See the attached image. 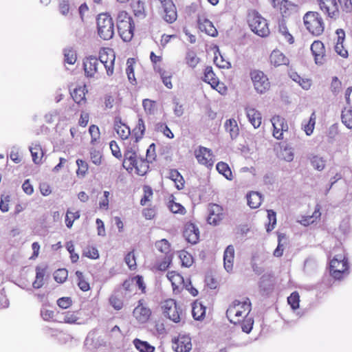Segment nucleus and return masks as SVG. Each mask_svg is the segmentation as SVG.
<instances>
[{
    "label": "nucleus",
    "instance_id": "obj_16",
    "mask_svg": "<svg viewBox=\"0 0 352 352\" xmlns=\"http://www.w3.org/2000/svg\"><path fill=\"white\" fill-rule=\"evenodd\" d=\"M195 157L199 163L203 165L208 167L213 165V160L210 150L205 147H200L199 151H195Z\"/></svg>",
    "mask_w": 352,
    "mask_h": 352
},
{
    "label": "nucleus",
    "instance_id": "obj_2",
    "mask_svg": "<svg viewBox=\"0 0 352 352\" xmlns=\"http://www.w3.org/2000/svg\"><path fill=\"white\" fill-rule=\"evenodd\" d=\"M248 23L251 30L259 36L265 37L270 34V30L265 19L257 12L253 10L248 15Z\"/></svg>",
    "mask_w": 352,
    "mask_h": 352
},
{
    "label": "nucleus",
    "instance_id": "obj_3",
    "mask_svg": "<svg viewBox=\"0 0 352 352\" xmlns=\"http://www.w3.org/2000/svg\"><path fill=\"white\" fill-rule=\"evenodd\" d=\"M303 20L307 30L313 35L319 36L324 32V22L318 12H308L305 14Z\"/></svg>",
    "mask_w": 352,
    "mask_h": 352
},
{
    "label": "nucleus",
    "instance_id": "obj_50",
    "mask_svg": "<svg viewBox=\"0 0 352 352\" xmlns=\"http://www.w3.org/2000/svg\"><path fill=\"white\" fill-rule=\"evenodd\" d=\"M280 157L287 162H292L294 160V151L290 146H285L284 148L281 149L280 153Z\"/></svg>",
    "mask_w": 352,
    "mask_h": 352
},
{
    "label": "nucleus",
    "instance_id": "obj_36",
    "mask_svg": "<svg viewBox=\"0 0 352 352\" xmlns=\"http://www.w3.org/2000/svg\"><path fill=\"white\" fill-rule=\"evenodd\" d=\"M170 179L175 184L176 188L181 190L184 187V180L182 175L177 170H172L170 173Z\"/></svg>",
    "mask_w": 352,
    "mask_h": 352
},
{
    "label": "nucleus",
    "instance_id": "obj_52",
    "mask_svg": "<svg viewBox=\"0 0 352 352\" xmlns=\"http://www.w3.org/2000/svg\"><path fill=\"white\" fill-rule=\"evenodd\" d=\"M316 124V117L314 113H313L307 124L303 126L304 131L307 135H310L313 133L314 126Z\"/></svg>",
    "mask_w": 352,
    "mask_h": 352
},
{
    "label": "nucleus",
    "instance_id": "obj_58",
    "mask_svg": "<svg viewBox=\"0 0 352 352\" xmlns=\"http://www.w3.org/2000/svg\"><path fill=\"white\" fill-rule=\"evenodd\" d=\"M144 196L140 200V204L145 206L146 203L150 201V198L153 195L152 188L148 186H144Z\"/></svg>",
    "mask_w": 352,
    "mask_h": 352
},
{
    "label": "nucleus",
    "instance_id": "obj_33",
    "mask_svg": "<svg viewBox=\"0 0 352 352\" xmlns=\"http://www.w3.org/2000/svg\"><path fill=\"white\" fill-rule=\"evenodd\" d=\"M150 162L148 160L139 159L137 162V165H134L136 173L139 175H144L148 170V163Z\"/></svg>",
    "mask_w": 352,
    "mask_h": 352
},
{
    "label": "nucleus",
    "instance_id": "obj_60",
    "mask_svg": "<svg viewBox=\"0 0 352 352\" xmlns=\"http://www.w3.org/2000/svg\"><path fill=\"white\" fill-rule=\"evenodd\" d=\"M76 164L78 166L77 174L84 176L88 170V164L82 160L78 159Z\"/></svg>",
    "mask_w": 352,
    "mask_h": 352
},
{
    "label": "nucleus",
    "instance_id": "obj_8",
    "mask_svg": "<svg viewBox=\"0 0 352 352\" xmlns=\"http://www.w3.org/2000/svg\"><path fill=\"white\" fill-rule=\"evenodd\" d=\"M251 302L249 298H246L244 300L241 301L239 300H234L232 304L229 306L226 311V316L231 323L236 324L241 322L240 318H236L235 314L237 313V307L239 306L241 308H244V311H250Z\"/></svg>",
    "mask_w": 352,
    "mask_h": 352
},
{
    "label": "nucleus",
    "instance_id": "obj_49",
    "mask_svg": "<svg viewBox=\"0 0 352 352\" xmlns=\"http://www.w3.org/2000/svg\"><path fill=\"white\" fill-rule=\"evenodd\" d=\"M295 6L287 0H283L280 3V10L283 16L290 14V10H294Z\"/></svg>",
    "mask_w": 352,
    "mask_h": 352
},
{
    "label": "nucleus",
    "instance_id": "obj_22",
    "mask_svg": "<svg viewBox=\"0 0 352 352\" xmlns=\"http://www.w3.org/2000/svg\"><path fill=\"white\" fill-rule=\"evenodd\" d=\"M337 43L335 45V51L342 57H346L348 55L347 51L343 47V41L345 38V32L342 29H338L336 30Z\"/></svg>",
    "mask_w": 352,
    "mask_h": 352
},
{
    "label": "nucleus",
    "instance_id": "obj_51",
    "mask_svg": "<svg viewBox=\"0 0 352 352\" xmlns=\"http://www.w3.org/2000/svg\"><path fill=\"white\" fill-rule=\"evenodd\" d=\"M288 304L295 310L299 307L300 296L297 292H294L287 298Z\"/></svg>",
    "mask_w": 352,
    "mask_h": 352
},
{
    "label": "nucleus",
    "instance_id": "obj_5",
    "mask_svg": "<svg viewBox=\"0 0 352 352\" xmlns=\"http://www.w3.org/2000/svg\"><path fill=\"white\" fill-rule=\"evenodd\" d=\"M348 268L347 260L342 253L336 254L330 261V272L335 279H340Z\"/></svg>",
    "mask_w": 352,
    "mask_h": 352
},
{
    "label": "nucleus",
    "instance_id": "obj_37",
    "mask_svg": "<svg viewBox=\"0 0 352 352\" xmlns=\"http://www.w3.org/2000/svg\"><path fill=\"white\" fill-rule=\"evenodd\" d=\"M145 125L142 118H140L138 119L136 126L134 128L133 132L135 137V142H138L140 139H142L144 131H145Z\"/></svg>",
    "mask_w": 352,
    "mask_h": 352
},
{
    "label": "nucleus",
    "instance_id": "obj_32",
    "mask_svg": "<svg viewBox=\"0 0 352 352\" xmlns=\"http://www.w3.org/2000/svg\"><path fill=\"white\" fill-rule=\"evenodd\" d=\"M217 170L221 175H223L227 179H232V173L229 166L223 162H219L216 166Z\"/></svg>",
    "mask_w": 352,
    "mask_h": 352
},
{
    "label": "nucleus",
    "instance_id": "obj_48",
    "mask_svg": "<svg viewBox=\"0 0 352 352\" xmlns=\"http://www.w3.org/2000/svg\"><path fill=\"white\" fill-rule=\"evenodd\" d=\"M326 161L318 155H314L311 159V163L315 169L320 171L325 167Z\"/></svg>",
    "mask_w": 352,
    "mask_h": 352
},
{
    "label": "nucleus",
    "instance_id": "obj_19",
    "mask_svg": "<svg viewBox=\"0 0 352 352\" xmlns=\"http://www.w3.org/2000/svg\"><path fill=\"white\" fill-rule=\"evenodd\" d=\"M234 256V248L232 245H228L224 251L223 264L224 268L228 272H230L233 268V261Z\"/></svg>",
    "mask_w": 352,
    "mask_h": 352
},
{
    "label": "nucleus",
    "instance_id": "obj_13",
    "mask_svg": "<svg viewBox=\"0 0 352 352\" xmlns=\"http://www.w3.org/2000/svg\"><path fill=\"white\" fill-rule=\"evenodd\" d=\"M173 348L176 352H188L192 349L190 338L186 336H179L173 342Z\"/></svg>",
    "mask_w": 352,
    "mask_h": 352
},
{
    "label": "nucleus",
    "instance_id": "obj_9",
    "mask_svg": "<svg viewBox=\"0 0 352 352\" xmlns=\"http://www.w3.org/2000/svg\"><path fill=\"white\" fill-rule=\"evenodd\" d=\"M83 68L85 76L94 78L102 69V64L94 56H89L83 60Z\"/></svg>",
    "mask_w": 352,
    "mask_h": 352
},
{
    "label": "nucleus",
    "instance_id": "obj_39",
    "mask_svg": "<svg viewBox=\"0 0 352 352\" xmlns=\"http://www.w3.org/2000/svg\"><path fill=\"white\" fill-rule=\"evenodd\" d=\"M30 151L31 153L32 160L35 164H38L42 157V151L40 145L38 144H32L29 148Z\"/></svg>",
    "mask_w": 352,
    "mask_h": 352
},
{
    "label": "nucleus",
    "instance_id": "obj_62",
    "mask_svg": "<svg viewBox=\"0 0 352 352\" xmlns=\"http://www.w3.org/2000/svg\"><path fill=\"white\" fill-rule=\"evenodd\" d=\"M183 266L190 267L192 264V258L190 254L186 252H182L179 255Z\"/></svg>",
    "mask_w": 352,
    "mask_h": 352
},
{
    "label": "nucleus",
    "instance_id": "obj_55",
    "mask_svg": "<svg viewBox=\"0 0 352 352\" xmlns=\"http://www.w3.org/2000/svg\"><path fill=\"white\" fill-rule=\"evenodd\" d=\"M133 60V58L127 60V67L126 69V72L129 80L131 82V83L134 85L136 82V79L135 78L134 69H133V67L131 62Z\"/></svg>",
    "mask_w": 352,
    "mask_h": 352
},
{
    "label": "nucleus",
    "instance_id": "obj_59",
    "mask_svg": "<svg viewBox=\"0 0 352 352\" xmlns=\"http://www.w3.org/2000/svg\"><path fill=\"white\" fill-rule=\"evenodd\" d=\"M89 153L91 162L96 165H100L101 164L102 158L100 152L94 148H91Z\"/></svg>",
    "mask_w": 352,
    "mask_h": 352
},
{
    "label": "nucleus",
    "instance_id": "obj_35",
    "mask_svg": "<svg viewBox=\"0 0 352 352\" xmlns=\"http://www.w3.org/2000/svg\"><path fill=\"white\" fill-rule=\"evenodd\" d=\"M45 270L44 268L36 267V278L32 283V287L34 289H39L43 285V278L45 276Z\"/></svg>",
    "mask_w": 352,
    "mask_h": 352
},
{
    "label": "nucleus",
    "instance_id": "obj_34",
    "mask_svg": "<svg viewBox=\"0 0 352 352\" xmlns=\"http://www.w3.org/2000/svg\"><path fill=\"white\" fill-rule=\"evenodd\" d=\"M271 121L274 128H278V129H280L282 131H287L288 130V125L285 118L279 116H274Z\"/></svg>",
    "mask_w": 352,
    "mask_h": 352
},
{
    "label": "nucleus",
    "instance_id": "obj_44",
    "mask_svg": "<svg viewBox=\"0 0 352 352\" xmlns=\"http://www.w3.org/2000/svg\"><path fill=\"white\" fill-rule=\"evenodd\" d=\"M291 78L298 82L304 89L307 90L311 87V82L308 79L302 78L297 73L294 72L291 74Z\"/></svg>",
    "mask_w": 352,
    "mask_h": 352
},
{
    "label": "nucleus",
    "instance_id": "obj_56",
    "mask_svg": "<svg viewBox=\"0 0 352 352\" xmlns=\"http://www.w3.org/2000/svg\"><path fill=\"white\" fill-rule=\"evenodd\" d=\"M89 132L91 137V144L94 145L100 138L99 128L96 125L92 124L89 126Z\"/></svg>",
    "mask_w": 352,
    "mask_h": 352
},
{
    "label": "nucleus",
    "instance_id": "obj_6",
    "mask_svg": "<svg viewBox=\"0 0 352 352\" xmlns=\"http://www.w3.org/2000/svg\"><path fill=\"white\" fill-rule=\"evenodd\" d=\"M163 314L174 322H179L183 317V311L180 305L173 299L166 300L162 306Z\"/></svg>",
    "mask_w": 352,
    "mask_h": 352
},
{
    "label": "nucleus",
    "instance_id": "obj_15",
    "mask_svg": "<svg viewBox=\"0 0 352 352\" xmlns=\"http://www.w3.org/2000/svg\"><path fill=\"white\" fill-rule=\"evenodd\" d=\"M311 51L314 56L315 63L322 65L324 61V46L320 41H315L311 45Z\"/></svg>",
    "mask_w": 352,
    "mask_h": 352
},
{
    "label": "nucleus",
    "instance_id": "obj_12",
    "mask_svg": "<svg viewBox=\"0 0 352 352\" xmlns=\"http://www.w3.org/2000/svg\"><path fill=\"white\" fill-rule=\"evenodd\" d=\"M183 234L188 242L195 244L199 239V230L195 224L188 222L185 225Z\"/></svg>",
    "mask_w": 352,
    "mask_h": 352
},
{
    "label": "nucleus",
    "instance_id": "obj_64",
    "mask_svg": "<svg viewBox=\"0 0 352 352\" xmlns=\"http://www.w3.org/2000/svg\"><path fill=\"white\" fill-rule=\"evenodd\" d=\"M109 302L111 306L116 310H120L122 308V300L118 298L116 296H111L109 298Z\"/></svg>",
    "mask_w": 352,
    "mask_h": 352
},
{
    "label": "nucleus",
    "instance_id": "obj_47",
    "mask_svg": "<svg viewBox=\"0 0 352 352\" xmlns=\"http://www.w3.org/2000/svg\"><path fill=\"white\" fill-rule=\"evenodd\" d=\"M199 62V58L193 51H188L186 55V63L190 67L194 68Z\"/></svg>",
    "mask_w": 352,
    "mask_h": 352
},
{
    "label": "nucleus",
    "instance_id": "obj_63",
    "mask_svg": "<svg viewBox=\"0 0 352 352\" xmlns=\"http://www.w3.org/2000/svg\"><path fill=\"white\" fill-rule=\"evenodd\" d=\"M63 320L66 323L73 324L77 322L78 317L76 313L67 311L65 314Z\"/></svg>",
    "mask_w": 352,
    "mask_h": 352
},
{
    "label": "nucleus",
    "instance_id": "obj_21",
    "mask_svg": "<svg viewBox=\"0 0 352 352\" xmlns=\"http://www.w3.org/2000/svg\"><path fill=\"white\" fill-rule=\"evenodd\" d=\"M114 129L122 140L127 139L131 133L129 127L122 122L120 117L115 118Z\"/></svg>",
    "mask_w": 352,
    "mask_h": 352
},
{
    "label": "nucleus",
    "instance_id": "obj_10",
    "mask_svg": "<svg viewBox=\"0 0 352 352\" xmlns=\"http://www.w3.org/2000/svg\"><path fill=\"white\" fill-rule=\"evenodd\" d=\"M155 1H159L161 3L162 8L164 13V20L169 23H173L177 19V14L175 6L173 3V1L171 0Z\"/></svg>",
    "mask_w": 352,
    "mask_h": 352
},
{
    "label": "nucleus",
    "instance_id": "obj_41",
    "mask_svg": "<svg viewBox=\"0 0 352 352\" xmlns=\"http://www.w3.org/2000/svg\"><path fill=\"white\" fill-rule=\"evenodd\" d=\"M71 95L75 102L80 104L81 102L85 100V87H79L76 88Z\"/></svg>",
    "mask_w": 352,
    "mask_h": 352
},
{
    "label": "nucleus",
    "instance_id": "obj_29",
    "mask_svg": "<svg viewBox=\"0 0 352 352\" xmlns=\"http://www.w3.org/2000/svg\"><path fill=\"white\" fill-rule=\"evenodd\" d=\"M166 276L168 279L171 282L174 291L176 288H179V287L182 285V283H184V277L174 271L168 272Z\"/></svg>",
    "mask_w": 352,
    "mask_h": 352
},
{
    "label": "nucleus",
    "instance_id": "obj_26",
    "mask_svg": "<svg viewBox=\"0 0 352 352\" xmlns=\"http://www.w3.org/2000/svg\"><path fill=\"white\" fill-rule=\"evenodd\" d=\"M203 80L210 84L214 89L218 86L219 79L214 73L212 67L208 66L206 67Z\"/></svg>",
    "mask_w": 352,
    "mask_h": 352
},
{
    "label": "nucleus",
    "instance_id": "obj_30",
    "mask_svg": "<svg viewBox=\"0 0 352 352\" xmlns=\"http://www.w3.org/2000/svg\"><path fill=\"white\" fill-rule=\"evenodd\" d=\"M133 342L135 347L140 352H154L155 351V347L146 341H142L138 338H135Z\"/></svg>",
    "mask_w": 352,
    "mask_h": 352
},
{
    "label": "nucleus",
    "instance_id": "obj_24",
    "mask_svg": "<svg viewBox=\"0 0 352 352\" xmlns=\"http://www.w3.org/2000/svg\"><path fill=\"white\" fill-rule=\"evenodd\" d=\"M270 62L275 66L288 65L289 59L279 50H274L270 55Z\"/></svg>",
    "mask_w": 352,
    "mask_h": 352
},
{
    "label": "nucleus",
    "instance_id": "obj_46",
    "mask_svg": "<svg viewBox=\"0 0 352 352\" xmlns=\"http://www.w3.org/2000/svg\"><path fill=\"white\" fill-rule=\"evenodd\" d=\"M342 122L349 129L352 128V110L344 109L342 111Z\"/></svg>",
    "mask_w": 352,
    "mask_h": 352
},
{
    "label": "nucleus",
    "instance_id": "obj_1",
    "mask_svg": "<svg viewBox=\"0 0 352 352\" xmlns=\"http://www.w3.org/2000/svg\"><path fill=\"white\" fill-rule=\"evenodd\" d=\"M117 28L124 41L128 42L132 39L135 25L131 16L126 11H120L118 13Z\"/></svg>",
    "mask_w": 352,
    "mask_h": 352
},
{
    "label": "nucleus",
    "instance_id": "obj_14",
    "mask_svg": "<svg viewBox=\"0 0 352 352\" xmlns=\"http://www.w3.org/2000/svg\"><path fill=\"white\" fill-rule=\"evenodd\" d=\"M208 217L207 221L208 223L217 225L222 219V208L215 204H210L208 208Z\"/></svg>",
    "mask_w": 352,
    "mask_h": 352
},
{
    "label": "nucleus",
    "instance_id": "obj_61",
    "mask_svg": "<svg viewBox=\"0 0 352 352\" xmlns=\"http://www.w3.org/2000/svg\"><path fill=\"white\" fill-rule=\"evenodd\" d=\"M172 261V255L165 256L164 258L157 263V270L160 271H165L169 267Z\"/></svg>",
    "mask_w": 352,
    "mask_h": 352
},
{
    "label": "nucleus",
    "instance_id": "obj_54",
    "mask_svg": "<svg viewBox=\"0 0 352 352\" xmlns=\"http://www.w3.org/2000/svg\"><path fill=\"white\" fill-rule=\"evenodd\" d=\"M267 218L269 220V225L267 227V232L272 231L276 224V214L273 210H267Z\"/></svg>",
    "mask_w": 352,
    "mask_h": 352
},
{
    "label": "nucleus",
    "instance_id": "obj_11",
    "mask_svg": "<svg viewBox=\"0 0 352 352\" xmlns=\"http://www.w3.org/2000/svg\"><path fill=\"white\" fill-rule=\"evenodd\" d=\"M320 10L331 18L339 16L338 4L336 0H318Z\"/></svg>",
    "mask_w": 352,
    "mask_h": 352
},
{
    "label": "nucleus",
    "instance_id": "obj_23",
    "mask_svg": "<svg viewBox=\"0 0 352 352\" xmlns=\"http://www.w3.org/2000/svg\"><path fill=\"white\" fill-rule=\"evenodd\" d=\"M224 127L227 133L230 134V138L236 140L239 135V128L238 124L234 118L228 119L224 124Z\"/></svg>",
    "mask_w": 352,
    "mask_h": 352
},
{
    "label": "nucleus",
    "instance_id": "obj_45",
    "mask_svg": "<svg viewBox=\"0 0 352 352\" xmlns=\"http://www.w3.org/2000/svg\"><path fill=\"white\" fill-rule=\"evenodd\" d=\"M80 212H72L69 209L67 210L65 216V223L67 228H71L73 226L74 221L80 218Z\"/></svg>",
    "mask_w": 352,
    "mask_h": 352
},
{
    "label": "nucleus",
    "instance_id": "obj_27",
    "mask_svg": "<svg viewBox=\"0 0 352 352\" xmlns=\"http://www.w3.org/2000/svg\"><path fill=\"white\" fill-rule=\"evenodd\" d=\"M107 54L100 53V57L98 59L102 64V68H105L107 71V74L108 76H111L113 73V65L115 61V57L114 55L112 54L110 61L109 62L107 58Z\"/></svg>",
    "mask_w": 352,
    "mask_h": 352
},
{
    "label": "nucleus",
    "instance_id": "obj_17",
    "mask_svg": "<svg viewBox=\"0 0 352 352\" xmlns=\"http://www.w3.org/2000/svg\"><path fill=\"white\" fill-rule=\"evenodd\" d=\"M197 23L199 28L201 32H204L206 34L212 37L217 35L218 32L217 29L213 25V23L208 19L199 16Z\"/></svg>",
    "mask_w": 352,
    "mask_h": 352
},
{
    "label": "nucleus",
    "instance_id": "obj_40",
    "mask_svg": "<svg viewBox=\"0 0 352 352\" xmlns=\"http://www.w3.org/2000/svg\"><path fill=\"white\" fill-rule=\"evenodd\" d=\"M155 246L159 252L164 254L165 256L172 255L170 254V243L166 239H164L156 241Z\"/></svg>",
    "mask_w": 352,
    "mask_h": 352
},
{
    "label": "nucleus",
    "instance_id": "obj_53",
    "mask_svg": "<svg viewBox=\"0 0 352 352\" xmlns=\"http://www.w3.org/2000/svg\"><path fill=\"white\" fill-rule=\"evenodd\" d=\"M68 276V272L66 269H58L54 272V279L57 283H63L65 281Z\"/></svg>",
    "mask_w": 352,
    "mask_h": 352
},
{
    "label": "nucleus",
    "instance_id": "obj_4",
    "mask_svg": "<svg viewBox=\"0 0 352 352\" xmlns=\"http://www.w3.org/2000/svg\"><path fill=\"white\" fill-rule=\"evenodd\" d=\"M98 33L103 40L111 39L114 34V25L111 17L106 14H100L97 18Z\"/></svg>",
    "mask_w": 352,
    "mask_h": 352
},
{
    "label": "nucleus",
    "instance_id": "obj_25",
    "mask_svg": "<svg viewBox=\"0 0 352 352\" xmlns=\"http://www.w3.org/2000/svg\"><path fill=\"white\" fill-rule=\"evenodd\" d=\"M133 315L140 322L144 323L151 316V310L142 305H138L134 309Z\"/></svg>",
    "mask_w": 352,
    "mask_h": 352
},
{
    "label": "nucleus",
    "instance_id": "obj_28",
    "mask_svg": "<svg viewBox=\"0 0 352 352\" xmlns=\"http://www.w3.org/2000/svg\"><path fill=\"white\" fill-rule=\"evenodd\" d=\"M248 206L252 208H257L262 201L261 195L258 192H251L247 195Z\"/></svg>",
    "mask_w": 352,
    "mask_h": 352
},
{
    "label": "nucleus",
    "instance_id": "obj_57",
    "mask_svg": "<svg viewBox=\"0 0 352 352\" xmlns=\"http://www.w3.org/2000/svg\"><path fill=\"white\" fill-rule=\"evenodd\" d=\"M248 313L249 312L248 311L247 314L245 315V319L243 320L241 323L242 331L247 333H249L251 331L254 324V320L252 319V318L247 317Z\"/></svg>",
    "mask_w": 352,
    "mask_h": 352
},
{
    "label": "nucleus",
    "instance_id": "obj_38",
    "mask_svg": "<svg viewBox=\"0 0 352 352\" xmlns=\"http://www.w3.org/2000/svg\"><path fill=\"white\" fill-rule=\"evenodd\" d=\"M134 15L139 19H144L146 16L144 3L137 1L132 4Z\"/></svg>",
    "mask_w": 352,
    "mask_h": 352
},
{
    "label": "nucleus",
    "instance_id": "obj_43",
    "mask_svg": "<svg viewBox=\"0 0 352 352\" xmlns=\"http://www.w3.org/2000/svg\"><path fill=\"white\" fill-rule=\"evenodd\" d=\"M76 276L78 278L77 285L83 292H87L90 289L89 283L85 280L82 272L80 271L76 272Z\"/></svg>",
    "mask_w": 352,
    "mask_h": 352
},
{
    "label": "nucleus",
    "instance_id": "obj_31",
    "mask_svg": "<svg viewBox=\"0 0 352 352\" xmlns=\"http://www.w3.org/2000/svg\"><path fill=\"white\" fill-rule=\"evenodd\" d=\"M192 314L195 320H201L206 314V307L201 303H195L192 307Z\"/></svg>",
    "mask_w": 352,
    "mask_h": 352
},
{
    "label": "nucleus",
    "instance_id": "obj_7",
    "mask_svg": "<svg viewBox=\"0 0 352 352\" xmlns=\"http://www.w3.org/2000/svg\"><path fill=\"white\" fill-rule=\"evenodd\" d=\"M250 76L257 93L262 94L270 89V83L268 78L263 72L254 70L251 72Z\"/></svg>",
    "mask_w": 352,
    "mask_h": 352
},
{
    "label": "nucleus",
    "instance_id": "obj_20",
    "mask_svg": "<svg viewBox=\"0 0 352 352\" xmlns=\"http://www.w3.org/2000/svg\"><path fill=\"white\" fill-rule=\"evenodd\" d=\"M245 112L250 122L257 129L261 126L262 117L261 113L254 108L246 107Z\"/></svg>",
    "mask_w": 352,
    "mask_h": 352
},
{
    "label": "nucleus",
    "instance_id": "obj_18",
    "mask_svg": "<svg viewBox=\"0 0 352 352\" xmlns=\"http://www.w3.org/2000/svg\"><path fill=\"white\" fill-rule=\"evenodd\" d=\"M138 160L135 151H133L131 148L127 149L124 153V159L122 165L127 170H132L134 168V165H137Z\"/></svg>",
    "mask_w": 352,
    "mask_h": 352
},
{
    "label": "nucleus",
    "instance_id": "obj_42",
    "mask_svg": "<svg viewBox=\"0 0 352 352\" xmlns=\"http://www.w3.org/2000/svg\"><path fill=\"white\" fill-rule=\"evenodd\" d=\"M64 57L65 62L69 64L73 65L76 63L77 57L76 53L72 47H67L64 49Z\"/></svg>",
    "mask_w": 352,
    "mask_h": 352
}]
</instances>
